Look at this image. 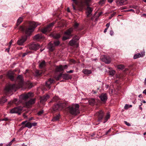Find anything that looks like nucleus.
Segmentation results:
<instances>
[{
    "label": "nucleus",
    "mask_w": 146,
    "mask_h": 146,
    "mask_svg": "<svg viewBox=\"0 0 146 146\" xmlns=\"http://www.w3.org/2000/svg\"><path fill=\"white\" fill-rule=\"evenodd\" d=\"M39 24L38 23L32 21L29 22L28 27L20 26L19 28V30L25 32L26 35L22 36L21 38L18 40L17 43L18 44L20 45H23L27 39V36L30 35L34 31L35 28Z\"/></svg>",
    "instance_id": "f257e3e1"
},
{
    "label": "nucleus",
    "mask_w": 146,
    "mask_h": 146,
    "mask_svg": "<svg viewBox=\"0 0 146 146\" xmlns=\"http://www.w3.org/2000/svg\"><path fill=\"white\" fill-rule=\"evenodd\" d=\"M16 80L19 82L18 85L12 84L7 86L5 88V90L7 92H11L13 90L15 91L16 89L20 88L22 86L23 81L22 75H19L17 78Z\"/></svg>",
    "instance_id": "f03ea898"
},
{
    "label": "nucleus",
    "mask_w": 146,
    "mask_h": 146,
    "mask_svg": "<svg viewBox=\"0 0 146 146\" xmlns=\"http://www.w3.org/2000/svg\"><path fill=\"white\" fill-rule=\"evenodd\" d=\"M79 106L78 104H75L72 106L68 107L70 113L72 115H76L80 113Z\"/></svg>",
    "instance_id": "7ed1b4c3"
},
{
    "label": "nucleus",
    "mask_w": 146,
    "mask_h": 146,
    "mask_svg": "<svg viewBox=\"0 0 146 146\" xmlns=\"http://www.w3.org/2000/svg\"><path fill=\"white\" fill-rule=\"evenodd\" d=\"M63 103L59 102L54 105L50 109L52 113H54L56 111L61 110L63 108Z\"/></svg>",
    "instance_id": "20e7f679"
},
{
    "label": "nucleus",
    "mask_w": 146,
    "mask_h": 146,
    "mask_svg": "<svg viewBox=\"0 0 146 146\" xmlns=\"http://www.w3.org/2000/svg\"><path fill=\"white\" fill-rule=\"evenodd\" d=\"M91 0H72L76 5L79 6L81 9H83L88 1Z\"/></svg>",
    "instance_id": "39448f33"
},
{
    "label": "nucleus",
    "mask_w": 146,
    "mask_h": 146,
    "mask_svg": "<svg viewBox=\"0 0 146 146\" xmlns=\"http://www.w3.org/2000/svg\"><path fill=\"white\" fill-rule=\"evenodd\" d=\"M73 31V29L70 28L64 32V40L70 38L72 36V32Z\"/></svg>",
    "instance_id": "423d86ee"
},
{
    "label": "nucleus",
    "mask_w": 146,
    "mask_h": 146,
    "mask_svg": "<svg viewBox=\"0 0 146 146\" xmlns=\"http://www.w3.org/2000/svg\"><path fill=\"white\" fill-rule=\"evenodd\" d=\"M55 23V22H52L48 25L47 27L42 29V32L43 33H45L47 32H50L51 30L52 27Z\"/></svg>",
    "instance_id": "0eeeda50"
},
{
    "label": "nucleus",
    "mask_w": 146,
    "mask_h": 146,
    "mask_svg": "<svg viewBox=\"0 0 146 146\" xmlns=\"http://www.w3.org/2000/svg\"><path fill=\"white\" fill-rule=\"evenodd\" d=\"M33 96V93L32 92H29L27 93H25L21 95L20 96V99L24 100H26L28 98Z\"/></svg>",
    "instance_id": "6e6552de"
},
{
    "label": "nucleus",
    "mask_w": 146,
    "mask_h": 146,
    "mask_svg": "<svg viewBox=\"0 0 146 146\" xmlns=\"http://www.w3.org/2000/svg\"><path fill=\"white\" fill-rule=\"evenodd\" d=\"M22 108L21 107H16L11 109L10 113H18L20 114L21 112Z\"/></svg>",
    "instance_id": "1a4fd4ad"
},
{
    "label": "nucleus",
    "mask_w": 146,
    "mask_h": 146,
    "mask_svg": "<svg viewBox=\"0 0 146 146\" xmlns=\"http://www.w3.org/2000/svg\"><path fill=\"white\" fill-rule=\"evenodd\" d=\"M40 47V45L38 44H32L29 46V48L31 50H36Z\"/></svg>",
    "instance_id": "9d476101"
},
{
    "label": "nucleus",
    "mask_w": 146,
    "mask_h": 146,
    "mask_svg": "<svg viewBox=\"0 0 146 146\" xmlns=\"http://www.w3.org/2000/svg\"><path fill=\"white\" fill-rule=\"evenodd\" d=\"M14 72L13 71L11 70L9 71L7 74V76L12 81L14 80Z\"/></svg>",
    "instance_id": "9b49d317"
},
{
    "label": "nucleus",
    "mask_w": 146,
    "mask_h": 146,
    "mask_svg": "<svg viewBox=\"0 0 146 146\" xmlns=\"http://www.w3.org/2000/svg\"><path fill=\"white\" fill-rule=\"evenodd\" d=\"M96 115L98 116V121H100L103 118L104 113L102 110H100L96 113Z\"/></svg>",
    "instance_id": "f8f14e48"
},
{
    "label": "nucleus",
    "mask_w": 146,
    "mask_h": 146,
    "mask_svg": "<svg viewBox=\"0 0 146 146\" xmlns=\"http://www.w3.org/2000/svg\"><path fill=\"white\" fill-rule=\"evenodd\" d=\"M44 37L41 34H38L34 37V39L37 40H39L41 39H44Z\"/></svg>",
    "instance_id": "ddd939ff"
},
{
    "label": "nucleus",
    "mask_w": 146,
    "mask_h": 146,
    "mask_svg": "<svg viewBox=\"0 0 146 146\" xmlns=\"http://www.w3.org/2000/svg\"><path fill=\"white\" fill-rule=\"evenodd\" d=\"M101 100L103 102H105L107 99V95L106 94H102L100 96Z\"/></svg>",
    "instance_id": "4468645a"
},
{
    "label": "nucleus",
    "mask_w": 146,
    "mask_h": 146,
    "mask_svg": "<svg viewBox=\"0 0 146 146\" xmlns=\"http://www.w3.org/2000/svg\"><path fill=\"white\" fill-rule=\"evenodd\" d=\"M35 99H32L29 101L26 102V105L27 106H29L32 104H34L35 101Z\"/></svg>",
    "instance_id": "2eb2a0df"
},
{
    "label": "nucleus",
    "mask_w": 146,
    "mask_h": 146,
    "mask_svg": "<svg viewBox=\"0 0 146 146\" xmlns=\"http://www.w3.org/2000/svg\"><path fill=\"white\" fill-rule=\"evenodd\" d=\"M50 97V96L48 95H46L42 97H40V102H43L46 101Z\"/></svg>",
    "instance_id": "dca6fc26"
},
{
    "label": "nucleus",
    "mask_w": 146,
    "mask_h": 146,
    "mask_svg": "<svg viewBox=\"0 0 146 146\" xmlns=\"http://www.w3.org/2000/svg\"><path fill=\"white\" fill-rule=\"evenodd\" d=\"M48 48L50 51H52L55 48L54 44L51 42H50L48 45Z\"/></svg>",
    "instance_id": "f3484780"
},
{
    "label": "nucleus",
    "mask_w": 146,
    "mask_h": 146,
    "mask_svg": "<svg viewBox=\"0 0 146 146\" xmlns=\"http://www.w3.org/2000/svg\"><path fill=\"white\" fill-rule=\"evenodd\" d=\"M92 9L91 8L88 7L86 9L87 16V17H90L91 15Z\"/></svg>",
    "instance_id": "a211bd4d"
},
{
    "label": "nucleus",
    "mask_w": 146,
    "mask_h": 146,
    "mask_svg": "<svg viewBox=\"0 0 146 146\" xmlns=\"http://www.w3.org/2000/svg\"><path fill=\"white\" fill-rule=\"evenodd\" d=\"M54 80L53 79L50 78L48 81L46 82V86L48 87L49 88H50V86L51 84L53 83L54 82Z\"/></svg>",
    "instance_id": "6ab92c4d"
},
{
    "label": "nucleus",
    "mask_w": 146,
    "mask_h": 146,
    "mask_svg": "<svg viewBox=\"0 0 146 146\" xmlns=\"http://www.w3.org/2000/svg\"><path fill=\"white\" fill-rule=\"evenodd\" d=\"M127 0H116V2L118 5H124V2Z\"/></svg>",
    "instance_id": "aec40b11"
},
{
    "label": "nucleus",
    "mask_w": 146,
    "mask_h": 146,
    "mask_svg": "<svg viewBox=\"0 0 146 146\" xmlns=\"http://www.w3.org/2000/svg\"><path fill=\"white\" fill-rule=\"evenodd\" d=\"M103 61L106 63L109 64L111 60L110 57L107 56L105 57Z\"/></svg>",
    "instance_id": "412c9836"
},
{
    "label": "nucleus",
    "mask_w": 146,
    "mask_h": 146,
    "mask_svg": "<svg viewBox=\"0 0 146 146\" xmlns=\"http://www.w3.org/2000/svg\"><path fill=\"white\" fill-rule=\"evenodd\" d=\"M63 69L62 66L60 65L59 66H56V72H60L62 71Z\"/></svg>",
    "instance_id": "4be33fe9"
},
{
    "label": "nucleus",
    "mask_w": 146,
    "mask_h": 146,
    "mask_svg": "<svg viewBox=\"0 0 146 146\" xmlns=\"http://www.w3.org/2000/svg\"><path fill=\"white\" fill-rule=\"evenodd\" d=\"M46 66V63L44 60H42L39 64V68H44Z\"/></svg>",
    "instance_id": "5701e85b"
},
{
    "label": "nucleus",
    "mask_w": 146,
    "mask_h": 146,
    "mask_svg": "<svg viewBox=\"0 0 146 146\" xmlns=\"http://www.w3.org/2000/svg\"><path fill=\"white\" fill-rule=\"evenodd\" d=\"M42 73L41 70H36L35 72L34 75L36 76H38L40 75Z\"/></svg>",
    "instance_id": "b1692460"
},
{
    "label": "nucleus",
    "mask_w": 146,
    "mask_h": 146,
    "mask_svg": "<svg viewBox=\"0 0 146 146\" xmlns=\"http://www.w3.org/2000/svg\"><path fill=\"white\" fill-rule=\"evenodd\" d=\"M64 76L63 75L62 73H60L59 74L58 76H56L55 77V78L57 80H59L60 79H61L62 78L64 79Z\"/></svg>",
    "instance_id": "393cba45"
},
{
    "label": "nucleus",
    "mask_w": 146,
    "mask_h": 146,
    "mask_svg": "<svg viewBox=\"0 0 146 146\" xmlns=\"http://www.w3.org/2000/svg\"><path fill=\"white\" fill-rule=\"evenodd\" d=\"M25 127H27L29 128H31L32 127V123L30 122H27L25 124V126H22L21 128H25Z\"/></svg>",
    "instance_id": "a878e982"
},
{
    "label": "nucleus",
    "mask_w": 146,
    "mask_h": 146,
    "mask_svg": "<svg viewBox=\"0 0 146 146\" xmlns=\"http://www.w3.org/2000/svg\"><path fill=\"white\" fill-rule=\"evenodd\" d=\"M82 72L84 74H90L92 73L91 70L88 69H84L82 70Z\"/></svg>",
    "instance_id": "bb28decb"
},
{
    "label": "nucleus",
    "mask_w": 146,
    "mask_h": 146,
    "mask_svg": "<svg viewBox=\"0 0 146 146\" xmlns=\"http://www.w3.org/2000/svg\"><path fill=\"white\" fill-rule=\"evenodd\" d=\"M60 100V99L58 96H55L54 97L52 100L50 101V102H59V101Z\"/></svg>",
    "instance_id": "cd10ccee"
},
{
    "label": "nucleus",
    "mask_w": 146,
    "mask_h": 146,
    "mask_svg": "<svg viewBox=\"0 0 146 146\" xmlns=\"http://www.w3.org/2000/svg\"><path fill=\"white\" fill-rule=\"evenodd\" d=\"M50 36H52L54 38H58L60 37V35L59 34H51Z\"/></svg>",
    "instance_id": "c85d7f7f"
},
{
    "label": "nucleus",
    "mask_w": 146,
    "mask_h": 146,
    "mask_svg": "<svg viewBox=\"0 0 146 146\" xmlns=\"http://www.w3.org/2000/svg\"><path fill=\"white\" fill-rule=\"evenodd\" d=\"M17 99H15L13 101H11L9 102L8 103V104H15L17 105L19 104V103L18 102L17 103Z\"/></svg>",
    "instance_id": "c756f323"
},
{
    "label": "nucleus",
    "mask_w": 146,
    "mask_h": 146,
    "mask_svg": "<svg viewBox=\"0 0 146 146\" xmlns=\"http://www.w3.org/2000/svg\"><path fill=\"white\" fill-rule=\"evenodd\" d=\"M60 115L58 114L55 117H54L52 119V121H55L58 120L59 119Z\"/></svg>",
    "instance_id": "7c9ffc66"
},
{
    "label": "nucleus",
    "mask_w": 146,
    "mask_h": 146,
    "mask_svg": "<svg viewBox=\"0 0 146 146\" xmlns=\"http://www.w3.org/2000/svg\"><path fill=\"white\" fill-rule=\"evenodd\" d=\"M7 101V99L5 97H3L1 98L0 101V104H3L5 102Z\"/></svg>",
    "instance_id": "2f4dec72"
},
{
    "label": "nucleus",
    "mask_w": 146,
    "mask_h": 146,
    "mask_svg": "<svg viewBox=\"0 0 146 146\" xmlns=\"http://www.w3.org/2000/svg\"><path fill=\"white\" fill-rule=\"evenodd\" d=\"M90 104L91 105H93L95 103V100L94 99H91L89 100Z\"/></svg>",
    "instance_id": "473e14b6"
},
{
    "label": "nucleus",
    "mask_w": 146,
    "mask_h": 146,
    "mask_svg": "<svg viewBox=\"0 0 146 146\" xmlns=\"http://www.w3.org/2000/svg\"><path fill=\"white\" fill-rule=\"evenodd\" d=\"M23 20V18L21 17L19 18L17 21V25H19L22 21Z\"/></svg>",
    "instance_id": "72a5a7b5"
},
{
    "label": "nucleus",
    "mask_w": 146,
    "mask_h": 146,
    "mask_svg": "<svg viewBox=\"0 0 146 146\" xmlns=\"http://www.w3.org/2000/svg\"><path fill=\"white\" fill-rule=\"evenodd\" d=\"M76 42L75 40L72 38V40L70 41L69 44L71 46H73L76 44Z\"/></svg>",
    "instance_id": "f704fd0d"
},
{
    "label": "nucleus",
    "mask_w": 146,
    "mask_h": 146,
    "mask_svg": "<svg viewBox=\"0 0 146 146\" xmlns=\"http://www.w3.org/2000/svg\"><path fill=\"white\" fill-rule=\"evenodd\" d=\"M71 78L72 76H71L68 74H64V79L68 80L71 79Z\"/></svg>",
    "instance_id": "c9c22d12"
},
{
    "label": "nucleus",
    "mask_w": 146,
    "mask_h": 146,
    "mask_svg": "<svg viewBox=\"0 0 146 146\" xmlns=\"http://www.w3.org/2000/svg\"><path fill=\"white\" fill-rule=\"evenodd\" d=\"M142 56H142L141 54L138 53L135 55L134 56L133 58L134 59H135Z\"/></svg>",
    "instance_id": "e433bc0d"
},
{
    "label": "nucleus",
    "mask_w": 146,
    "mask_h": 146,
    "mask_svg": "<svg viewBox=\"0 0 146 146\" xmlns=\"http://www.w3.org/2000/svg\"><path fill=\"white\" fill-rule=\"evenodd\" d=\"M115 73V71L113 70H110L109 72L110 75L111 76H113L114 74Z\"/></svg>",
    "instance_id": "4c0bfd02"
},
{
    "label": "nucleus",
    "mask_w": 146,
    "mask_h": 146,
    "mask_svg": "<svg viewBox=\"0 0 146 146\" xmlns=\"http://www.w3.org/2000/svg\"><path fill=\"white\" fill-rule=\"evenodd\" d=\"M110 117V114L109 113H108L105 117V121H104V123H105L108 119H109Z\"/></svg>",
    "instance_id": "58836bf2"
},
{
    "label": "nucleus",
    "mask_w": 146,
    "mask_h": 146,
    "mask_svg": "<svg viewBox=\"0 0 146 146\" xmlns=\"http://www.w3.org/2000/svg\"><path fill=\"white\" fill-rule=\"evenodd\" d=\"M117 67L118 69L122 70L124 68V66L123 65H117Z\"/></svg>",
    "instance_id": "ea45409f"
},
{
    "label": "nucleus",
    "mask_w": 146,
    "mask_h": 146,
    "mask_svg": "<svg viewBox=\"0 0 146 146\" xmlns=\"http://www.w3.org/2000/svg\"><path fill=\"white\" fill-rule=\"evenodd\" d=\"M54 44L55 46H57L59 45L60 44V42L59 41H56L54 42Z\"/></svg>",
    "instance_id": "a19ab883"
},
{
    "label": "nucleus",
    "mask_w": 146,
    "mask_h": 146,
    "mask_svg": "<svg viewBox=\"0 0 146 146\" xmlns=\"http://www.w3.org/2000/svg\"><path fill=\"white\" fill-rule=\"evenodd\" d=\"M106 0H100L99 2V3L100 5H102L104 4Z\"/></svg>",
    "instance_id": "79ce46f5"
},
{
    "label": "nucleus",
    "mask_w": 146,
    "mask_h": 146,
    "mask_svg": "<svg viewBox=\"0 0 146 146\" xmlns=\"http://www.w3.org/2000/svg\"><path fill=\"white\" fill-rule=\"evenodd\" d=\"M74 40H75L76 41L79 39V38L78 36L76 35L73 38Z\"/></svg>",
    "instance_id": "37998d69"
},
{
    "label": "nucleus",
    "mask_w": 146,
    "mask_h": 146,
    "mask_svg": "<svg viewBox=\"0 0 146 146\" xmlns=\"http://www.w3.org/2000/svg\"><path fill=\"white\" fill-rule=\"evenodd\" d=\"M78 25H79V24L78 23H75L74 24V28L75 29H77V28L78 27Z\"/></svg>",
    "instance_id": "c03bdc74"
},
{
    "label": "nucleus",
    "mask_w": 146,
    "mask_h": 146,
    "mask_svg": "<svg viewBox=\"0 0 146 146\" xmlns=\"http://www.w3.org/2000/svg\"><path fill=\"white\" fill-rule=\"evenodd\" d=\"M116 14V12H113V13L110 16V17H109V19H111V18L113 17Z\"/></svg>",
    "instance_id": "a18cd8bd"
},
{
    "label": "nucleus",
    "mask_w": 146,
    "mask_h": 146,
    "mask_svg": "<svg viewBox=\"0 0 146 146\" xmlns=\"http://www.w3.org/2000/svg\"><path fill=\"white\" fill-rule=\"evenodd\" d=\"M43 113V110H41L40 111H39L38 113V115H41V114H42Z\"/></svg>",
    "instance_id": "49530a36"
},
{
    "label": "nucleus",
    "mask_w": 146,
    "mask_h": 146,
    "mask_svg": "<svg viewBox=\"0 0 146 146\" xmlns=\"http://www.w3.org/2000/svg\"><path fill=\"white\" fill-rule=\"evenodd\" d=\"M125 123L127 126H130L131 125L129 123H128L127 121H124Z\"/></svg>",
    "instance_id": "de8ad7c7"
},
{
    "label": "nucleus",
    "mask_w": 146,
    "mask_h": 146,
    "mask_svg": "<svg viewBox=\"0 0 146 146\" xmlns=\"http://www.w3.org/2000/svg\"><path fill=\"white\" fill-rule=\"evenodd\" d=\"M110 34L111 36H112L114 34V32L112 30H111L110 31Z\"/></svg>",
    "instance_id": "09e8293b"
},
{
    "label": "nucleus",
    "mask_w": 146,
    "mask_h": 146,
    "mask_svg": "<svg viewBox=\"0 0 146 146\" xmlns=\"http://www.w3.org/2000/svg\"><path fill=\"white\" fill-rule=\"evenodd\" d=\"M70 62H71L74 63V64L76 62L75 60L72 59H71L70 60Z\"/></svg>",
    "instance_id": "8fccbe9b"
},
{
    "label": "nucleus",
    "mask_w": 146,
    "mask_h": 146,
    "mask_svg": "<svg viewBox=\"0 0 146 146\" xmlns=\"http://www.w3.org/2000/svg\"><path fill=\"white\" fill-rule=\"evenodd\" d=\"M32 123V126H36L37 125V123L36 122L33 123Z\"/></svg>",
    "instance_id": "3c124183"
},
{
    "label": "nucleus",
    "mask_w": 146,
    "mask_h": 146,
    "mask_svg": "<svg viewBox=\"0 0 146 146\" xmlns=\"http://www.w3.org/2000/svg\"><path fill=\"white\" fill-rule=\"evenodd\" d=\"M66 71L67 73H72V72H73L74 70H70L69 71Z\"/></svg>",
    "instance_id": "603ef678"
},
{
    "label": "nucleus",
    "mask_w": 146,
    "mask_h": 146,
    "mask_svg": "<svg viewBox=\"0 0 146 146\" xmlns=\"http://www.w3.org/2000/svg\"><path fill=\"white\" fill-rule=\"evenodd\" d=\"M129 106L127 104H126L124 107V108L125 109H127L128 108Z\"/></svg>",
    "instance_id": "864d4df0"
},
{
    "label": "nucleus",
    "mask_w": 146,
    "mask_h": 146,
    "mask_svg": "<svg viewBox=\"0 0 146 146\" xmlns=\"http://www.w3.org/2000/svg\"><path fill=\"white\" fill-rule=\"evenodd\" d=\"M27 122V121H23V122H22L21 123V124H22V125H24V124H26V122Z\"/></svg>",
    "instance_id": "5fc2aeb1"
},
{
    "label": "nucleus",
    "mask_w": 146,
    "mask_h": 146,
    "mask_svg": "<svg viewBox=\"0 0 146 146\" xmlns=\"http://www.w3.org/2000/svg\"><path fill=\"white\" fill-rule=\"evenodd\" d=\"M8 120V119L7 118H5L2 119V121H7Z\"/></svg>",
    "instance_id": "6e6d98bb"
},
{
    "label": "nucleus",
    "mask_w": 146,
    "mask_h": 146,
    "mask_svg": "<svg viewBox=\"0 0 146 146\" xmlns=\"http://www.w3.org/2000/svg\"><path fill=\"white\" fill-rule=\"evenodd\" d=\"M110 26V23H108L106 24V26L107 27V28H108L109 26Z\"/></svg>",
    "instance_id": "4d7b16f0"
},
{
    "label": "nucleus",
    "mask_w": 146,
    "mask_h": 146,
    "mask_svg": "<svg viewBox=\"0 0 146 146\" xmlns=\"http://www.w3.org/2000/svg\"><path fill=\"white\" fill-rule=\"evenodd\" d=\"M28 52H27L23 53V56L24 57L26 55H27L28 54Z\"/></svg>",
    "instance_id": "13d9d810"
},
{
    "label": "nucleus",
    "mask_w": 146,
    "mask_h": 146,
    "mask_svg": "<svg viewBox=\"0 0 146 146\" xmlns=\"http://www.w3.org/2000/svg\"><path fill=\"white\" fill-rule=\"evenodd\" d=\"M11 47H9H9L8 48H7L5 50L7 51L8 52H9V50Z\"/></svg>",
    "instance_id": "bf43d9fd"
},
{
    "label": "nucleus",
    "mask_w": 146,
    "mask_h": 146,
    "mask_svg": "<svg viewBox=\"0 0 146 146\" xmlns=\"http://www.w3.org/2000/svg\"><path fill=\"white\" fill-rule=\"evenodd\" d=\"M111 129H110L106 132V135H107L109 133Z\"/></svg>",
    "instance_id": "052dcab7"
},
{
    "label": "nucleus",
    "mask_w": 146,
    "mask_h": 146,
    "mask_svg": "<svg viewBox=\"0 0 146 146\" xmlns=\"http://www.w3.org/2000/svg\"><path fill=\"white\" fill-rule=\"evenodd\" d=\"M12 143H11V142H9L8 144L6 145V146H10L11 145Z\"/></svg>",
    "instance_id": "680f3d73"
},
{
    "label": "nucleus",
    "mask_w": 146,
    "mask_h": 146,
    "mask_svg": "<svg viewBox=\"0 0 146 146\" xmlns=\"http://www.w3.org/2000/svg\"><path fill=\"white\" fill-rule=\"evenodd\" d=\"M12 42H13V40H11V41L10 42H9V47H11V45L12 43Z\"/></svg>",
    "instance_id": "e2e57ef3"
},
{
    "label": "nucleus",
    "mask_w": 146,
    "mask_h": 146,
    "mask_svg": "<svg viewBox=\"0 0 146 146\" xmlns=\"http://www.w3.org/2000/svg\"><path fill=\"white\" fill-rule=\"evenodd\" d=\"M142 103H141V104L140 105H139V109H140L141 110H142V108L141 107V106L142 105Z\"/></svg>",
    "instance_id": "0e129e2a"
},
{
    "label": "nucleus",
    "mask_w": 146,
    "mask_h": 146,
    "mask_svg": "<svg viewBox=\"0 0 146 146\" xmlns=\"http://www.w3.org/2000/svg\"><path fill=\"white\" fill-rule=\"evenodd\" d=\"M108 29V28H106V29H104V33H106V32H107V30Z\"/></svg>",
    "instance_id": "69168bd1"
},
{
    "label": "nucleus",
    "mask_w": 146,
    "mask_h": 146,
    "mask_svg": "<svg viewBox=\"0 0 146 146\" xmlns=\"http://www.w3.org/2000/svg\"><path fill=\"white\" fill-rule=\"evenodd\" d=\"M108 0V2L110 3H111L113 1V0Z\"/></svg>",
    "instance_id": "338daca9"
},
{
    "label": "nucleus",
    "mask_w": 146,
    "mask_h": 146,
    "mask_svg": "<svg viewBox=\"0 0 146 146\" xmlns=\"http://www.w3.org/2000/svg\"><path fill=\"white\" fill-rule=\"evenodd\" d=\"M143 93L146 95V89L143 91Z\"/></svg>",
    "instance_id": "774afa93"
}]
</instances>
